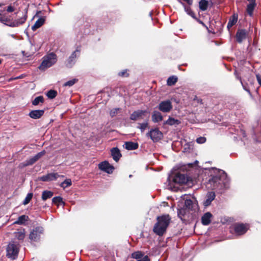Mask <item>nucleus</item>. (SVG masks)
Listing matches in <instances>:
<instances>
[{"label": "nucleus", "instance_id": "4be33fe9", "mask_svg": "<svg viewBox=\"0 0 261 261\" xmlns=\"http://www.w3.org/2000/svg\"><path fill=\"white\" fill-rule=\"evenodd\" d=\"M125 148L128 150L136 149L138 148V144L133 142H126L125 143Z\"/></svg>", "mask_w": 261, "mask_h": 261}, {"label": "nucleus", "instance_id": "ea45409f", "mask_svg": "<svg viewBox=\"0 0 261 261\" xmlns=\"http://www.w3.org/2000/svg\"><path fill=\"white\" fill-rule=\"evenodd\" d=\"M32 197H33V194L32 193H28L23 202V204L24 205H26V204H28L30 202L31 199L32 198Z\"/></svg>", "mask_w": 261, "mask_h": 261}, {"label": "nucleus", "instance_id": "f704fd0d", "mask_svg": "<svg viewBox=\"0 0 261 261\" xmlns=\"http://www.w3.org/2000/svg\"><path fill=\"white\" fill-rule=\"evenodd\" d=\"M193 201L191 199H186L185 201L184 207L188 210H192L193 208Z\"/></svg>", "mask_w": 261, "mask_h": 261}, {"label": "nucleus", "instance_id": "09e8293b", "mask_svg": "<svg viewBox=\"0 0 261 261\" xmlns=\"http://www.w3.org/2000/svg\"><path fill=\"white\" fill-rule=\"evenodd\" d=\"M256 76L258 83L261 86V76L259 74H256Z\"/></svg>", "mask_w": 261, "mask_h": 261}, {"label": "nucleus", "instance_id": "f03ea898", "mask_svg": "<svg viewBox=\"0 0 261 261\" xmlns=\"http://www.w3.org/2000/svg\"><path fill=\"white\" fill-rule=\"evenodd\" d=\"M170 220L169 216L168 215L158 217V221L153 229L154 233L160 236H163L169 225Z\"/></svg>", "mask_w": 261, "mask_h": 261}, {"label": "nucleus", "instance_id": "4d7b16f0", "mask_svg": "<svg viewBox=\"0 0 261 261\" xmlns=\"http://www.w3.org/2000/svg\"><path fill=\"white\" fill-rule=\"evenodd\" d=\"M41 13V11H38L36 13V15H38V14L40 13Z\"/></svg>", "mask_w": 261, "mask_h": 261}, {"label": "nucleus", "instance_id": "7ed1b4c3", "mask_svg": "<svg viewBox=\"0 0 261 261\" xmlns=\"http://www.w3.org/2000/svg\"><path fill=\"white\" fill-rule=\"evenodd\" d=\"M57 61V57L55 53L48 54L43 57L42 63L39 66V69L41 70H45L54 65Z\"/></svg>", "mask_w": 261, "mask_h": 261}, {"label": "nucleus", "instance_id": "473e14b6", "mask_svg": "<svg viewBox=\"0 0 261 261\" xmlns=\"http://www.w3.org/2000/svg\"><path fill=\"white\" fill-rule=\"evenodd\" d=\"M132 256L133 258L138 259V261H139V259H140L144 256V254L141 251H138L133 253Z\"/></svg>", "mask_w": 261, "mask_h": 261}, {"label": "nucleus", "instance_id": "2f4dec72", "mask_svg": "<svg viewBox=\"0 0 261 261\" xmlns=\"http://www.w3.org/2000/svg\"><path fill=\"white\" fill-rule=\"evenodd\" d=\"M177 81V77L175 76H170L167 81V84L168 86L174 85Z\"/></svg>", "mask_w": 261, "mask_h": 261}, {"label": "nucleus", "instance_id": "6e6552de", "mask_svg": "<svg viewBox=\"0 0 261 261\" xmlns=\"http://www.w3.org/2000/svg\"><path fill=\"white\" fill-rule=\"evenodd\" d=\"M158 108L163 113H168L172 109V103L169 100L162 101L159 104Z\"/></svg>", "mask_w": 261, "mask_h": 261}, {"label": "nucleus", "instance_id": "a19ab883", "mask_svg": "<svg viewBox=\"0 0 261 261\" xmlns=\"http://www.w3.org/2000/svg\"><path fill=\"white\" fill-rule=\"evenodd\" d=\"M36 161V159L34 158V156H33L26 161L24 166H29L32 165Z\"/></svg>", "mask_w": 261, "mask_h": 261}, {"label": "nucleus", "instance_id": "37998d69", "mask_svg": "<svg viewBox=\"0 0 261 261\" xmlns=\"http://www.w3.org/2000/svg\"><path fill=\"white\" fill-rule=\"evenodd\" d=\"M120 110L119 108H114L110 111V115L112 117L115 116L118 111Z\"/></svg>", "mask_w": 261, "mask_h": 261}, {"label": "nucleus", "instance_id": "aec40b11", "mask_svg": "<svg viewBox=\"0 0 261 261\" xmlns=\"http://www.w3.org/2000/svg\"><path fill=\"white\" fill-rule=\"evenodd\" d=\"M27 19V16L24 15L18 20L11 22L10 24H7V25L11 27H16L19 26L20 24H23Z\"/></svg>", "mask_w": 261, "mask_h": 261}, {"label": "nucleus", "instance_id": "c03bdc74", "mask_svg": "<svg viewBox=\"0 0 261 261\" xmlns=\"http://www.w3.org/2000/svg\"><path fill=\"white\" fill-rule=\"evenodd\" d=\"M192 145L189 143H186L184 145V152H189V150L191 149Z\"/></svg>", "mask_w": 261, "mask_h": 261}, {"label": "nucleus", "instance_id": "393cba45", "mask_svg": "<svg viewBox=\"0 0 261 261\" xmlns=\"http://www.w3.org/2000/svg\"><path fill=\"white\" fill-rule=\"evenodd\" d=\"M29 220L28 216L26 215H21L19 216L17 221H15L14 222V224H19V225H22L25 223V222H27Z\"/></svg>", "mask_w": 261, "mask_h": 261}, {"label": "nucleus", "instance_id": "c756f323", "mask_svg": "<svg viewBox=\"0 0 261 261\" xmlns=\"http://www.w3.org/2000/svg\"><path fill=\"white\" fill-rule=\"evenodd\" d=\"M256 6V3H249L247 7V12L248 14L251 16L253 14V12Z\"/></svg>", "mask_w": 261, "mask_h": 261}, {"label": "nucleus", "instance_id": "20e7f679", "mask_svg": "<svg viewBox=\"0 0 261 261\" xmlns=\"http://www.w3.org/2000/svg\"><path fill=\"white\" fill-rule=\"evenodd\" d=\"M19 244L17 242L11 241L7 248V256L13 259H15L18 253Z\"/></svg>", "mask_w": 261, "mask_h": 261}, {"label": "nucleus", "instance_id": "f8f14e48", "mask_svg": "<svg viewBox=\"0 0 261 261\" xmlns=\"http://www.w3.org/2000/svg\"><path fill=\"white\" fill-rule=\"evenodd\" d=\"M147 112L146 110H137L134 111L130 116V119L134 121H136L139 119H143V116L145 115Z\"/></svg>", "mask_w": 261, "mask_h": 261}, {"label": "nucleus", "instance_id": "3c124183", "mask_svg": "<svg viewBox=\"0 0 261 261\" xmlns=\"http://www.w3.org/2000/svg\"><path fill=\"white\" fill-rule=\"evenodd\" d=\"M40 158V155H38V153L34 156V158L36 159V161H37Z\"/></svg>", "mask_w": 261, "mask_h": 261}, {"label": "nucleus", "instance_id": "0eeeda50", "mask_svg": "<svg viewBox=\"0 0 261 261\" xmlns=\"http://www.w3.org/2000/svg\"><path fill=\"white\" fill-rule=\"evenodd\" d=\"M44 229L42 227L38 226L31 231L29 238L33 241L37 242L39 240L40 236L43 233Z\"/></svg>", "mask_w": 261, "mask_h": 261}, {"label": "nucleus", "instance_id": "9b49d317", "mask_svg": "<svg viewBox=\"0 0 261 261\" xmlns=\"http://www.w3.org/2000/svg\"><path fill=\"white\" fill-rule=\"evenodd\" d=\"M98 167L101 170L109 174L112 173L114 170V167L110 165L107 161H103L99 163Z\"/></svg>", "mask_w": 261, "mask_h": 261}, {"label": "nucleus", "instance_id": "39448f33", "mask_svg": "<svg viewBox=\"0 0 261 261\" xmlns=\"http://www.w3.org/2000/svg\"><path fill=\"white\" fill-rule=\"evenodd\" d=\"M81 51V47L77 46L66 61V65L68 68L72 67L76 62V59L79 56Z\"/></svg>", "mask_w": 261, "mask_h": 261}, {"label": "nucleus", "instance_id": "8fccbe9b", "mask_svg": "<svg viewBox=\"0 0 261 261\" xmlns=\"http://www.w3.org/2000/svg\"><path fill=\"white\" fill-rule=\"evenodd\" d=\"M7 11L8 12H13L14 11V8L13 7H12L11 6H9L8 7Z\"/></svg>", "mask_w": 261, "mask_h": 261}, {"label": "nucleus", "instance_id": "c85d7f7f", "mask_svg": "<svg viewBox=\"0 0 261 261\" xmlns=\"http://www.w3.org/2000/svg\"><path fill=\"white\" fill-rule=\"evenodd\" d=\"M53 196V192L50 191H44L42 194V199L43 200H46L47 199Z\"/></svg>", "mask_w": 261, "mask_h": 261}, {"label": "nucleus", "instance_id": "4468645a", "mask_svg": "<svg viewBox=\"0 0 261 261\" xmlns=\"http://www.w3.org/2000/svg\"><path fill=\"white\" fill-rule=\"evenodd\" d=\"M247 31L245 29H239L236 33V37L238 42L242 43L247 37Z\"/></svg>", "mask_w": 261, "mask_h": 261}, {"label": "nucleus", "instance_id": "9d476101", "mask_svg": "<svg viewBox=\"0 0 261 261\" xmlns=\"http://www.w3.org/2000/svg\"><path fill=\"white\" fill-rule=\"evenodd\" d=\"M63 177L64 175H60L57 173H50L39 177V179L42 181H50L56 180L58 177Z\"/></svg>", "mask_w": 261, "mask_h": 261}, {"label": "nucleus", "instance_id": "dca6fc26", "mask_svg": "<svg viewBox=\"0 0 261 261\" xmlns=\"http://www.w3.org/2000/svg\"><path fill=\"white\" fill-rule=\"evenodd\" d=\"M213 217L212 214L210 212L205 213L201 218V223L204 225H208L211 222Z\"/></svg>", "mask_w": 261, "mask_h": 261}, {"label": "nucleus", "instance_id": "4c0bfd02", "mask_svg": "<svg viewBox=\"0 0 261 261\" xmlns=\"http://www.w3.org/2000/svg\"><path fill=\"white\" fill-rule=\"evenodd\" d=\"M77 79H73L71 80H69L64 84V86L65 87H71L74 84H75L77 82Z\"/></svg>", "mask_w": 261, "mask_h": 261}, {"label": "nucleus", "instance_id": "412c9836", "mask_svg": "<svg viewBox=\"0 0 261 261\" xmlns=\"http://www.w3.org/2000/svg\"><path fill=\"white\" fill-rule=\"evenodd\" d=\"M45 20V17H40L36 21L35 24L32 27V30L34 31L38 28L41 27L44 24Z\"/></svg>", "mask_w": 261, "mask_h": 261}, {"label": "nucleus", "instance_id": "13d9d810", "mask_svg": "<svg viewBox=\"0 0 261 261\" xmlns=\"http://www.w3.org/2000/svg\"><path fill=\"white\" fill-rule=\"evenodd\" d=\"M199 22H200V23L203 24V23L202 21H200Z\"/></svg>", "mask_w": 261, "mask_h": 261}, {"label": "nucleus", "instance_id": "58836bf2", "mask_svg": "<svg viewBox=\"0 0 261 261\" xmlns=\"http://www.w3.org/2000/svg\"><path fill=\"white\" fill-rule=\"evenodd\" d=\"M148 123L147 122H145L142 123H139V126L137 127L138 128H139L141 132L143 133L148 127Z\"/></svg>", "mask_w": 261, "mask_h": 261}, {"label": "nucleus", "instance_id": "e433bc0d", "mask_svg": "<svg viewBox=\"0 0 261 261\" xmlns=\"http://www.w3.org/2000/svg\"><path fill=\"white\" fill-rule=\"evenodd\" d=\"M57 95V92L54 90H49L46 93V96L50 99L54 98Z\"/></svg>", "mask_w": 261, "mask_h": 261}, {"label": "nucleus", "instance_id": "49530a36", "mask_svg": "<svg viewBox=\"0 0 261 261\" xmlns=\"http://www.w3.org/2000/svg\"><path fill=\"white\" fill-rule=\"evenodd\" d=\"M118 75L121 76H127L128 74L126 70H124L118 73Z\"/></svg>", "mask_w": 261, "mask_h": 261}, {"label": "nucleus", "instance_id": "1a4fd4ad", "mask_svg": "<svg viewBox=\"0 0 261 261\" xmlns=\"http://www.w3.org/2000/svg\"><path fill=\"white\" fill-rule=\"evenodd\" d=\"M233 229L237 235L240 236L246 232L248 229V225L246 224L236 223L233 225Z\"/></svg>", "mask_w": 261, "mask_h": 261}, {"label": "nucleus", "instance_id": "cd10ccee", "mask_svg": "<svg viewBox=\"0 0 261 261\" xmlns=\"http://www.w3.org/2000/svg\"><path fill=\"white\" fill-rule=\"evenodd\" d=\"M179 2L182 4V6H184V7L185 8V10L187 12V13L188 15H189L190 16H191L192 18H193L194 19H196L194 13L192 11L191 8L189 7H186L185 6V4L183 3L182 2H181V1H179Z\"/></svg>", "mask_w": 261, "mask_h": 261}, {"label": "nucleus", "instance_id": "bb28decb", "mask_svg": "<svg viewBox=\"0 0 261 261\" xmlns=\"http://www.w3.org/2000/svg\"><path fill=\"white\" fill-rule=\"evenodd\" d=\"M0 22L7 25V24H10V18L5 14L0 13Z\"/></svg>", "mask_w": 261, "mask_h": 261}, {"label": "nucleus", "instance_id": "6ab92c4d", "mask_svg": "<svg viewBox=\"0 0 261 261\" xmlns=\"http://www.w3.org/2000/svg\"><path fill=\"white\" fill-rule=\"evenodd\" d=\"M111 155L114 160L116 162H118L121 156L120 150L117 147H114L111 149Z\"/></svg>", "mask_w": 261, "mask_h": 261}, {"label": "nucleus", "instance_id": "79ce46f5", "mask_svg": "<svg viewBox=\"0 0 261 261\" xmlns=\"http://www.w3.org/2000/svg\"><path fill=\"white\" fill-rule=\"evenodd\" d=\"M52 202L55 204H58L63 202L62 198L60 196L55 197L53 198Z\"/></svg>", "mask_w": 261, "mask_h": 261}, {"label": "nucleus", "instance_id": "603ef678", "mask_svg": "<svg viewBox=\"0 0 261 261\" xmlns=\"http://www.w3.org/2000/svg\"><path fill=\"white\" fill-rule=\"evenodd\" d=\"M40 158V155H38V153L34 156V158L36 159V161H37Z\"/></svg>", "mask_w": 261, "mask_h": 261}, {"label": "nucleus", "instance_id": "de8ad7c7", "mask_svg": "<svg viewBox=\"0 0 261 261\" xmlns=\"http://www.w3.org/2000/svg\"><path fill=\"white\" fill-rule=\"evenodd\" d=\"M139 261H150L147 255L143 256Z\"/></svg>", "mask_w": 261, "mask_h": 261}, {"label": "nucleus", "instance_id": "a878e982", "mask_svg": "<svg viewBox=\"0 0 261 261\" xmlns=\"http://www.w3.org/2000/svg\"><path fill=\"white\" fill-rule=\"evenodd\" d=\"M238 20V15L234 14L229 20L227 25V28L229 30L233 25H234Z\"/></svg>", "mask_w": 261, "mask_h": 261}, {"label": "nucleus", "instance_id": "f3484780", "mask_svg": "<svg viewBox=\"0 0 261 261\" xmlns=\"http://www.w3.org/2000/svg\"><path fill=\"white\" fill-rule=\"evenodd\" d=\"M44 111L42 110H33L29 113L31 118L35 119L40 118L44 114Z\"/></svg>", "mask_w": 261, "mask_h": 261}, {"label": "nucleus", "instance_id": "ddd939ff", "mask_svg": "<svg viewBox=\"0 0 261 261\" xmlns=\"http://www.w3.org/2000/svg\"><path fill=\"white\" fill-rule=\"evenodd\" d=\"M173 180L175 184L182 185L187 182L188 178L185 174L178 173L175 174Z\"/></svg>", "mask_w": 261, "mask_h": 261}, {"label": "nucleus", "instance_id": "c9c22d12", "mask_svg": "<svg viewBox=\"0 0 261 261\" xmlns=\"http://www.w3.org/2000/svg\"><path fill=\"white\" fill-rule=\"evenodd\" d=\"M71 184L72 182L70 179H66L60 184V186L63 189H65L71 186Z\"/></svg>", "mask_w": 261, "mask_h": 261}, {"label": "nucleus", "instance_id": "5701e85b", "mask_svg": "<svg viewBox=\"0 0 261 261\" xmlns=\"http://www.w3.org/2000/svg\"><path fill=\"white\" fill-rule=\"evenodd\" d=\"M180 123V121L178 119H175L172 117H169L167 120L164 122L163 124L164 125L167 124L172 126L173 125H178Z\"/></svg>", "mask_w": 261, "mask_h": 261}, {"label": "nucleus", "instance_id": "7c9ffc66", "mask_svg": "<svg viewBox=\"0 0 261 261\" xmlns=\"http://www.w3.org/2000/svg\"><path fill=\"white\" fill-rule=\"evenodd\" d=\"M199 8L202 11H205L207 9L208 6V2L206 0H201L199 3Z\"/></svg>", "mask_w": 261, "mask_h": 261}, {"label": "nucleus", "instance_id": "423d86ee", "mask_svg": "<svg viewBox=\"0 0 261 261\" xmlns=\"http://www.w3.org/2000/svg\"><path fill=\"white\" fill-rule=\"evenodd\" d=\"M146 136L150 137L153 142H156L162 138L163 133L158 128H153L147 133Z\"/></svg>", "mask_w": 261, "mask_h": 261}, {"label": "nucleus", "instance_id": "a18cd8bd", "mask_svg": "<svg viewBox=\"0 0 261 261\" xmlns=\"http://www.w3.org/2000/svg\"><path fill=\"white\" fill-rule=\"evenodd\" d=\"M205 141H206V138L203 137H199L196 139V142L198 144L204 143Z\"/></svg>", "mask_w": 261, "mask_h": 261}, {"label": "nucleus", "instance_id": "864d4df0", "mask_svg": "<svg viewBox=\"0 0 261 261\" xmlns=\"http://www.w3.org/2000/svg\"><path fill=\"white\" fill-rule=\"evenodd\" d=\"M44 151H41L38 153V155H40V157L42 156L44 154Z\"/></svg>", "mask_w": 261, "mask_h": 261}, {"label": "nucleus", "instance_id": "5fc2aeb1", "mask_svg": "<svg viewBox=\"0 0 261 261\" xmlns=\"http://www.w3.org/2000/svg\"><path fill=\"white\" fill-rule=\"evenodd\" d=\"M249 3H255V0H247Z\"/></svg>", "mask_w": 261, "mask_h": 261}, {"label": "nucleus", "instance_id": "6e6d98bb", "mask_svg": "<svg viewBox=\"0 0 261 261\" xmlns=\"http://www.w3.org/2000/svg\"><path fill=\"white\" fill-rule=\"evenodd\" d=\"M184 210H180L178 212V215L179 216L180 214H182V211H184Z\"/></svg>", "mask_w": 261, "mask_h": 261}, {"label": "nucleus", "instance_id": "2eb2a0df", "mask_svg": "<svg viewBox=\"0 0 261 261\" xmlns=\"http://www.w3.org/2000/svg\"><path fill=\"white\" fill-rule=\"evenodd\" d=\"M216 194L214 192H209L205 196V200L203 201V205L205 207L211 205L212 202L215 199Z\"/></svg>", "mask_w": 261, "mask_h": 261}, {"label": "nucleus", "instance_id": "a211bd4d", "mask_svg": "<svg viewBox=\"0 0 261 261\" xmlns=\"http://www.w3.org/2000/svg\"><path fill=\"white\" fill-rule=\"evenodd\" d=\"M151 117L152 121L154 123H158L161 121L163 119L162 114L157 111H154L153 112Z\"/></svg>", "mask_w": 261, "mask_h": 261}, {"label": "nucleus", "instance_id": "b1692460", "mask_svg": "<svg viewBox=\"0 0 261 261\" xmlns=\"http://www.w3.org/2000/svg\"><path fill=\"white\" fill-rule=\"evenodd\" d=\"M14 237L19 240H23L25 237L24 229H21L14 232Z\"/></svg>", "mask_w": 261, "mask_h": 261}, {"label": "nucleus", "instance_id": "f257e3e1", "mask_svg": "<svg viewBox=\"0 0 261 261\" xmlns=\"http://www.w3.org/2000/svg\"><path fill=\"white\" fill-rule=\"evenodd\" d=\"M205 173L209 176L206 182L208 188L220 191L228 187L229 180L223 170L211 168L205 169Z\"/></svg>", "mask_w": 261, "mask_h": 261}, {"label": "nucleus", "instance_id": "72a5a7b5", "mask_svg": "<svg viewBox=\"0 0 261 261\" xmlns=\"http://www.w3.org/2000/svg\"><path fill=\"white\" fill-rule=\"evenodd\" d=\"M44 101V98L42 96L36 97L32 101V104L34 106H37L39 103H43Z\"/></svg>", "mask_w": 261, "mask_h": 261}]
</instances>
